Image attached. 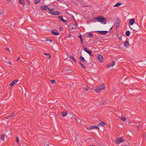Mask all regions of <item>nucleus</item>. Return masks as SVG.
Masks as SVG:
<instances>
[{"label":"nucleus","mask_w":146,"mask_h":146,"mask_svg":"<svg viewBox=\"0 0 146 146\" xmlns=\"http://www.w3.org/2000/svg\"><path fill=\"white\" fill-rule=\"evenodd\" d=\"M95 19L97 20L98 22L102 23L104 24H105L106 23V19L102 17H96L95 18Z\"/></svg>","instance_id":"1"},{"label":"nucleus","mask_w":146,"mask_h":146,"mask_svg":"<svg viewBox=\"0 0 146 146\" xmlns=\"http://www.w3.org/2000/svg\"><path fill=\"white\" fill-rule=\"evenodd\" d=\"M105 86L104 84H102L100 86L96 87L95 91L97 92H99L102 90H105Z\"/></svg>","instance_id":"2"},{"label":"nucleus","mask_w":146,"mask_h":146,"mask_svg":"<svg viewBox=\"0 0 146 146\" xmlns=\"http://www.w3.org/2000/svg\"><path fill=\"white\" fill-rule=\"evenodd\" d=\"M49 12V13H50L53 15H59L60 13L54 10V9H50L49 8H48Z\"/></svg>","instance_id":"3"},{"label":"nucleus","mask_w":146,"mask_h":146,"mask_svg":"<svg viewBox=\"0 0 146 146\" xmlns=\"http://www.w3.org/2000/svg\"><path fill=\"white\" fill-rule=\"evenodd\" d=\"M133 30L135 31H137L139 30V26L138 24L136 23L133 25Z\"/></svg>","instance_id":"4"},{"label":"nucleus","mask_w":146,"mask_h":146,"mask_svg":"<svg viewBox=\"0 0 146 146\" xmlns=\"http://www.w3.org/2000/svg\"><path fill=\"white\" fill-rule=\"evenodd\" d=\"M97 58L99 61L100 62H103V57L102 55L101 54H99L97 55Z\"/></svg>","instance_id":"5"},{"label":"nucleus","mask_w":146,"mask_h":146,"mask_svg":"<svg viewBox=\"0 0 146 146\" xmlns=\"http://www.w3.org/2000/svg\"><path fill=\"white\" fill-rule=\"evenodd\" d=\"M117 22H116V29H117L119 27V24L120 23L121 21L120 19L118 18L116 19Z\"/></svg>","instance_id":"6"},{"label":"nucleus","mask_w":146,"mask_h":146,"mask_svg":"<svg viewBox=\"0 0 146 146\" xmlns=\"http://www.w3.org/2000/svg\"><path fill=\"white\" fill-rule=\"evenodd\" d=\"M51 33L53 35H58L59 34L58 31L55 29H53L52 30Z\"/></svg>","instance_id":"7"},{"label":"nucleus","mask_w":146,"mask_h":146,"mask_svg":"<svg viewBox=\"0 0 146 146\" xmlns=\"http://www.w3.org/2000/svg\"><path fill=\"white\" fill-rule=\"evenodd\" d=\"M96 32H97L103 35H106L108 33V31H97Z\"/></svg>","instance_id":"8"},{"label":"nucleus","mask_w":146,"mask_h":146,"mask_svg":"<svg viewBox=\"0 0 146 146\" xmlns=\"http://www.w3.org/2000/svg\"><path fill=\"white\" fill-rule=\"evenodd\" d=\"M123 139L121 137H119L117 140L116 141V143L117 144H119L120 143L123 142Z\"/></svg>","instance_id":"9"},{"label":"nucleus","mask_w":146,"mask_h":146,"mask_svg":"<svg viewBox=\"0 0 146 146\" xmlns=\"http://www.w3.org/2000/svg\"><path fill=\"white\" fill-rule=\"evenodd\" d=\"M135 22V19H132L130 20L129 22V24L130 25H133Z\"/></svg>","instance_id":"10"},{"label":"nucleus","mask_w":146,"mask_h":146,"mask_svg":"<svg viewBox=\"0 0 146 146\" xmlns=\"http://www.w3.org/2000/svg\"><path fill=\"white\" fill-rule=\"evenodd\" d=\"M18 81V79H17L13 81L10 84V86H13L15 84V83L17 82Z\"/></svg>","instance_id":"11"},{"label":"nucleus","mask_w":146,"mask_h":146,"mask_svg":"<svg viewBox=\"0 0 146 146\" xmlns=\"http://www.w3.org/2000/svg\"><path fill=\"white\" fill-rule=\"evenodd\" d=\"M86 48H84V50L87 53H88L90 56H93V55L92 54V52L90 50H87Z\"/></svg>","instance_id":"12"},{"label":"nucleus","mask_w":146,"mask_h":146,"mask_svg":"<svg viewBox=\"0 0 146 146\" xmlns=\"http://www.w3.org/2000/svg\"><path fill=\"white\" fill-rule=\"evenodd\" d=\"M58 18H59L60 20L63 23H66L67 22V20H65L64 19L62 16L61 15H60L58 17Z\"/></svg>","instance_id":"13"},{"label":"nucleus","mask_w":146,"mask_h":146,"mask_svg":"<svg viewBox=\"0 0 146 146\" xmlns=\"http://www.w3.org/2000/svg\"><path fill=\"white\" fill-rule=\"evenodd\" d=\"M134 44H132L130 42L129 43L128 41H126L124 44V46H127V45H133Z\"/></svg>","instance_id":"14"},{"label":"nucleus","mask_w":146,"mask_h":146,"mask_svg":"<svg viewBox=\"0 0 146 146\" xmlns=\"http://www.w3.org/2000/svg\"><path fill=\"white\" fill-rule=\"evenodd\" d=\"M52 48L55 51H57L59 49V46H53Z\"/></svg>","instance_id":"15"},{"label":"nucleus","mask_w":146,"mask_h":146,"mask_svg":"<svg viewBox=\"0 0 146 146\" xmlns=\"http://www.w3.org/2000/svg\"><path fill=\"white\" fill-rule=\"evenodd\" d=\"M48 6L47 5H45L44 6H42L40 7V9L43 11H44L48 8Z\"/></svg>","instance_id":"16"},{"label":"nucleus","mask_w":146,"mask_h":146,"mask_svg":"<svg viewBox=\"0 0 146 146\" xmlns=\"http://www.w3.org/2000/svg\"><path fill=\"white\" fill-rule=\"evenodd\" d=\"M115 64V62L113 61L111 64H109L108 65H107V68H109L111 66H113Z\"/></svg>","instance_id":"17"},{"label":"nucleus","mask_w":146,"mask_h":146,"mask_svg":"<svg viewBox=\"0 0 146 146\" xmlns=\"http://www.w3.org/2000/svg\"><path fill=\"white\" fill-rule=\"evenodd\" d=\"M79 60L81 61H82L84 62H87V61L85 60L84 58L82 56L80 57Z\"/></svg>","instance_id":"18"},{"label":"nucleus","mask_w":146,"mask_h":146,"mask_svg":"<svg viewBox=\"0 0 146 146\" xmlns=\"http://www.w3.org/2000/svg\"><path fill=\"white\" fill-rule=\"evenodd\" d=\"M67 114V111H63L61 113V115L63 117H64L66 116Z\"/></svg>","instance_id":"19"},{"label":"nucleus","mask_w":146,"mask_h":146,"mask_svg":"<svg viewBox=\"0 0 146 146\" xmlns=\"http://www.w3.org/2000/svg\"><path fill=\"white\" fill-rule=\"evenodd\" d=\"M122 4V3L120 2L117 3L115 4L113 6L114 7H117Z\"/></svg>","instance_id":"20"},{"label":"nucleus","mask_w":146,"mask_h":146,"mask_svg":"<svg viewBox=\"0 0 146 146\" xmlns=\"http://www.w3.org/2000/svg\"><path fill=\"white\" fill-rule=\"evenodd\" d=\"M19 3L21 4L24 6L25 5V2L23 0H19Z\"/></svg>","instance_id":"21"},{"label":"nucleus","mask_w":146,"mask_h":146,"mask_svg":"<svg viewBox=\"0 0 146 146\" xmlns=\"http://www.w3.org/2000/svg\"><path fill=\"white\" fill-rule=\"evenodd\" d=\"M78 37L80 39V40L81 41V42L83 43V39L82 37V35H79L78 36Z\"/></svg>","instance_id":"22"},{"label":"nucleus","mask_w":146,"mask_h":146,"mask_svg":"<svg viewBox=\"0 0 146 146\" xmlns=\"http://www.w3.org/2000/svg\"><path fill=\"white\" fill-rule=\"evenodd\" d=\"M70 58L71 59H72L73 61H74L76 62V60L74 59V56L72 55H71L70 56Z\"/></svg>","instance_id":"23"},{"label":"nucleus","mask_w":146,"mask_h":146,"mask_svg":"<svg viewBox=\"0 0 146 146\" xmlns=\"http://www.w3.org/2000/svg\"><path fill=\"white\" fill-rule=\"evenodd\" d=\"M99 125H101L103 127L105 125V123L103 121H101L99 124Z\"/></svg>","instance_id":"24"},{"label":"nucleus","mask_w":146,"mask_h":146,"mask_svg":"<svg viewBox=\"0 0 146 146\" xmlns=\"http://www.w3.org/2000/svg\"><path fill=\"white\" fill-rule=\"evenodd\" d=\"M130 34V32L129 31H126L125 35L127 36H129Z\"/></svg>","instance_id":"25"},{"label":"nucleus","mask_w":146,"mask_h":146,"mask_svg":"<svg viewBox=\"0 0 146 146\" xmlns=\"http://www.w3.org/2000/svg\"><path fill=\"white\" fill-rule=\"evenodd\" d=\"M44 54L46 55L47 56H48V58L49 59L50 58V54L44 53Z\"/></svg>","instance_id":"26"},{"label":"nucleus","mask_w":146,"mask_h":146,"mask_svg":"<svg viewBox=\"0 0 146 146\" xmlns=\"http://www.w3.org/2000/svg\"><path fill=\"white\" fill-rule=\"evenodd\" d=\"M40 0H34V3L35 4H37L40 1Z\"/></svg>","instance_id":"27"},{"label":"nucleus","mask_w":146,"mask_h":146,"mask_svg":"<svg viewBox=\"0 0 146 146\" xmlns=\"http://www.w3.org/2000/svg\"><path fill=\"white\" fill-rule=\"evenodd\" d=\"M15 115V114L14 113H13L12 114H11V115H10L9 117H6L5 118L6 119H8L9 118H10V117H13V116H14V115Z\"/></svg>","instance_id":"28"},{"label":"nucleus","mask_w":146,"mask_h":146,"mask_svg":"<svg viewBox=\"0 0 146 146\" xmlns=\"http://www.w3.org/2000/svg\"><path fill=\"white\" fill-rule=\"evenodd\" d=\"M1 139L3 141H4L5 136L4 135L2 134L1 137Z\"/></svg>","instance_id":"29"},{"label":"nucleus","mask_w":146,"mask_h":146,"mask_svg":"<svg viewBox=\"0 0 146 146\" xmlns=\"http://www.w3.org/2000/svg\"><path fill=\"white\" fill-rule=\"evenodd\" d=\"M66 71L67 72H69L70 73H72L73 72V70L71 69H67L66 70Z\"/></svg>","instance_id":"30"},{"label":"nucleus","mask_w":146,"mask_h":146,"mask_svg":"<svg viewBox=\"0 0 146 146\" xmlns=\"http://www.w3.org/2000/svg\"><path fill=\"white\" fill-rule=\"evenodd\" d=\"M80 64L81 65L82 67L83 68H86V67L84 65L82 64L80 62H79Z\"/></svg>","instance_id":"31"},{"label":"nucleus","mask_w":146,"mask_h":146,"mask_svg":"<svg viewBox=\"0 0 146 146\" xmlns=\"http://www.w3.org/2000/svg\"><path fill=\"white\" fill-rule=\"evenodd\" d=\"M50 81L51 83L52 84H54L56 83L55 81L54 80H51Z\"/></svg>","instance_id":"32"},{"label":"nucleus","mask_w":146,"mask_h":146,"mask_svg":"<svg viewBox=\"0 0 146 146\" xmlns=\"http://www.w3.org/2000/svg\"><path fill=\"white\" fill-rule=\"evenodd\" d=\"M93 36L92 34V33H90L87 36L88 37H90V38H92Z\"/></svg>","instance_id":"33"},{"label":"nucleus","mask_w":146,"mask_h":146,"mask_svg":"<svg viewBox=\"0 0 146 146\" xmlns=\"http://www.w3.org/2000/svg\"><path fill=\"white\" fill-rule=\"evenodd\" d=\"M92 127L93 128V129L96 128V129H99V128L97 126L92 125Z\"/></svg>","instance_id":"34"},{"label":"nucleus","mask_w":146,"mask_h":146,"mask_svg":"<svg viewBox=\"0 0 146 146\" xmlns=\"http://www.w3.org/2000/svg\"><path fill=\"white\" fill-rule=\"evenodd\" d=\"M87 129L88 130H90L92 129H93V128L92 127V126L89 127L87 128Z\"/></svg>","instance_id":"35"},{"label":"nucleus","mask_w":146,"mask_h":146,"mask_svg":"<svg viewBox=\"0 0 146 146\" xmlns=\"http://www.w3.org/2000/svg\"><path fill=\"white\" fill-rule=\"evenodd\" d=\"M90 88L88 86H86V88L85 90L86 91H87V90H88Z\"/></svg>","instance_id":"36"},{"label":"nucleus","mask_w":146,"mask_h":146,"mask_svg":"<svg viewBox=\"0 0 146 146\" xmlns=\"http://www.w3.org/2000/svg\"><path fill=\"white\" fill-rule=\"evenodd\" d=\"M121 119L123 121H125L126 119V118L125 117H121Z\"/></svg>","instance_id":"37"},{"label":"nucleus","mask_w":146,"mask_h":146,"mask_svg":"<svg viewBox=\"0 0 146 146\" xmlns=\"http://www.w3.org/2000/svg\"><path fill=\"white\" fill-rule=\"evenodd\" d=\"M16 141V142L17 143H18V142H19V139L18 138V137H17Z\"/></svg>","instance_id":"38"},{"label":"nucleus","mask_w":146,"mask_h":146,"mask_svg":"<svg viewBox=\"0 0 146 146\" xmlns=\"http://www.w3.org/2000/svg\"><path fill=\"white\" fill-rule=\"evenodd\" d=\"M45 41H49L50 42H52V41L50 40V39H45Z\"/></svg>","instance_id":"39"},{"label":"nucleus","mask_w":146,"mask_h":146,"mask_svg":"<svg viewBox=\"0 0 146 146\" xmlns=\"http://www.w3.org/2000/svg\"><path fill=\"white\" fill-rule=\"evenodd\" d=\"M74 23H75V24H74V25H76V27H78V23H77V22L76 21H75V22Z\"/></svg>","instance_id":"40"},{"label":"nucleus","mask_w":146,"mask_h":146,"mask_svg":"<svg viewBox=\"0 0 146 146\" xmlns=\"http://www.w3.org/2000/svg\"><path fill=\"white\" fill-rule=\"evenodd\" d=\"M5 50L7 51H9V52H10V50L8 48H6L5 49Z\"/></svg>","instance_id":"41"},{"label":"nucleus","mask_w":146,"mask_h":146,"mask_svg":"<svg viewBox=\"0 0 146 146\" xmlns=\"http://www.w3.org/2000/svg\"><path fill=\"white\" fill-rule=\"evenodd\" d=\"M5 62L7 63H8L9 64H11V63L10 61L7 62V61H5Z\"/></svg>","instance_id":"42"},{"label":"nucleus","mask_w":146,"mask_h":146,"mask_svg":"<svg viewBox=\"0 0 146 146\" xmlns=\"http://www.w3.org/2000/svg\"><path fill=\"white\" fill-rule=\"evenodd\" d=\"M60 31H62L63 30V29L62 27H60Z\"/></svg>","instance_id":"43"},{"label":"nucleus","mask_w":146,"mask_h":146,"mask_svg":"<svg viewBox=\"0 0 146 146\" xmlns=\"http://www.w3.org/2000/svg\"><path fill=\"white\" fill-rule=\"evenodd\" d=\"M119 40L121 41L122 40V37H120L119 38Z\"/></svg>","instance_id":"44"},{"label":"nucleus","mask_w":146,"mask_h":146,"mask_svg":"<svg viewBox=\"0 0 146 146\" xmlns=\"http://www.w3.org/2000/svg\"><path fill=\"white\" fill-rule=\"evenodd\" d=\"M20 58V57H19L18 56V58H17V59H16V61H18V60H19V59Z\"/></svg>","instance_id":"45"},{"label":"nucleus","mask_w":146,"mask_h":146,"mask_svg":"<svg viewBox=\"0 0 146 146\" xmlns=\"http://www.w3.org/2000/svg\"><path fill=\"white\" fill-rule=\"evenodd\" d=\"M1 14L2 15H3L5 14V13L4 12H3L2 13H1Z\"/></svg>","instance_id":"46"},{"label":"nucleus","mask_w":146,"mask_h":146,"mask_svg":"<svg viewBox=\"0 0 146 146\" xmlns=\"http://www.w3.org/2000/svg\"><path fill=\"white\" fill-rule=\"evenodd\" d=\"M75 29V28H74L73 27H72V29Z\"/></svg>","instance_id":"47"},{"label":"nucleus","mask_w":146,"mask_h":146,"mask_svg":"<svg viewBox=\"0 0 146 146\" xmlns=\"http://www.w3.org/2000/svg\"><path fill=\"white\" fill-rule=\"evenodd\" d=\"M137 127H139V125H138L137 126Z\"/></svg>","instance_id":"48"},{"label":"nucleus","mask_w":146,"mask_h":146,"mask_svg":"<svg viewBox=\"0 0 146 146\" xmlns=\"http://www.w3.org/2000/svg\"><path fill=\"white\" fill-rule=\"evenodd\" d=\"M7 1H11V0H6Z\"/></svg>","instance_id":"49"},{"label":"nucleus","mask_w":146,"mask_h":146,"mask_svg":"<svg viewBox=\"0 0 146 146\" xmlns=\"http://www.w3.org/2000/svg\"><path fill=\"white\" fill-rule=\"evenodd\" d=\"M57 1H59V2H61V1H59L58 0H56Z\"/></svg>","instance_id":"50"},{"label":"nucleus","mask_w":146,"mask_h":146,"mask_svg":"<svg viewBox=\"0 0 146 146\" xmlns=\"http://www.w3.org/2000/svg\"><path fill=\"white\" fill-rule=\"evenodd\" d=\"M81 122V120H80V121H79L78 122V123H80Z\"/></svg>","instance_id":"51"},{"label":"nucleus","mask_w":146,"mask_h":146,"mask_svg":"<svg viewBox=\"0 0 146 146\" xmlns=\"http://www.w3.org/2000/svg\"><path fill=\"white\" fill-rule=\"evenodd\" d=\"M75 119L76 120V121H77V119H76V118H75Z\"/></svg>","instance_id":"52"},{"label":"nucleus","mask_w":146,"mask_h":146,"mask_svg":"<svg viewBox=\"0 0 146 146\" xmlns=\"http://www.w3.org/2000/svg\"><path fill=\"white\" fill-rule=\"evenodd\" d=\"M112 27H111L110 29V30H111L112 29Z\"/></svg>","instance_id":"53"},{"label":"nucleus","mask_w":146,"mask_h":146,"mask_svg":"<svg viewBox=\"0 0 146 146\" xmlns=\"http://www.w3.org/2000/svg\"><path fill=\"white\" fill-rule=\"evenodd\" d=\"M126 47V48H127V47H128L129 46H125Z\"/></svg>","instance_id":"54"},{"label":"nucleus","mask_w":146,"mask_h":146,"mask_svg":"<svg viewBox=\"0 0 146 146\" xmlns=\"http://www.w3.org/2000/svg\"><path fill=\"white\" fill-rule=\"evenodd\" d=\"M90 146H96L95 145H90Z\"/></svg>","instance_id":"55"},{"label":"nucleus","mask_w":146,"mask_h":146,"mask_svg":"<svg viewBox=\"0 0 146 146\" xmlns=\"http://www.w3.org/2000/svg\"><path fill=\"white\" fill-rule=\"evenodd\" d=\"M95 141H96V142H97V141H96V140H95Z\"/></svg>","instance_id":"56"},{"label":"nucleus","mask_w":146,"mask_h":146,"mask_svg":"<svg viewBox=\"0 0 146 146\" xmlns=\"http://www.w3.org/2000/svg\"><path fill=\"white\" fill-rule=\"evenodd\" d=\"M74 20L75 21H75H76L75 19H74Z\"/></svg>","instance_id":"57"},{"label":"nucleus","mask_w":146,"mask_h":146,"mask_svg":"<svg viewBox=\"0 0 146 146\" xmlns=\"http://www.w3.org/2000/svg\"><path fill=\"white\" fill-rule=\"evenodd\" d=\"M46 146H49V145H47Z\"/></svg>","instance_id":"58"}]
</instances>
